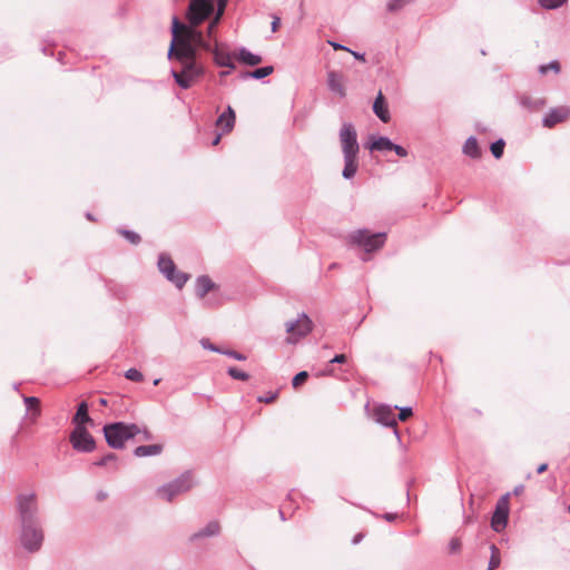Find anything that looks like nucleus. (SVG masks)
Here are the masks:
<instances>
[{
	"instance_id": "f257e3e1",
	"label": "nucleus",
	"mask_w": 570,
	"mask_h": 570,
	"mask_svg": "<svg viewBox=\"0 0 570 570\" xmlns=\"http://www.w3.org/2000/svg\"><path fill=\"white\" fill-rule=\"evenodd\" d=\"M17 509L21 525L20 543L29 552L40 550L45 535L39 524V507L36 493H21L17 497Z\"/></svg>"
},
{
	"instance_id": "f03ea898",
	"label": "nucleus",
	"mask_w": 570,
	"mask_h": 570,
	"mask_svg": "<svg viewBox=\"0 0 570 570\" xmlns=\"http://www.w3.org/2000/svg\"><path fill=\"white\" fill-rule=\"evenodd\" d=\"M168 59L174 63L170 73L181 89L190 88L194 81L204 73V67L198 61L197 55L191 53L185 45L181 46L180 50H177L175 42H171Z\"/></svg>"
},
{
	"instance_id": "7ed1b4c3",
	"label": "nucleus",
	"mask_w": 570,
	"mask_h": 570,
	"mask_svg": "<svg viewBox=\"0 0 570 570\" xmlns=\"http://www.w3.org/2000/svg\"><path fill=\"white\" fill-rule=\"evenodd\" d=\"M340 141L344 157V168L342 176L345 179H352L358 168L357 155L360 146L357 142V134L351 122H344L340 130Z\"/></svg>"
},
{
	"instance_id": "20e7f679",
	"label": "nucleus",
	"mask_w": 570,
	"mask_h": 570,
	"mask_svg": "<svg viewBox=\"0 0 570 570\" xmlns=\"http://www.w3.org/2000/svg\"><path fill=\"white\" fill-rule=\"evenodd\" d=\"M141 432L135 423L114 422L104 426L107 444L112 449H122L126 442Z\"/></svg>"
},
{
	"instance_id": "39448f33",
	"label": "nucleus",
	"mask_w": 570,
	"mask_h": 570,
	"mask_svg": "<svg viewBox=\"0 0 570 570\" xmlns=\"http://www.w3.org/2000/svg\"><path fill=\"white\" fill-rule=\"evenodd\" d=\"M171 42H175L177 46V50H180L181 46L185 45L191 53L197 55L198 49H203L206 51L212 50L210 43L204 38V35L200 30H198V26H181V33L178 35L175 32V37Z\"/></svg>"
},
{
	"instance_id": "423d86ee",
	"label": "nucleus",
	"mask_w": 570,
	"mask_h": 570,
	"mask_svg": "<svg viewBox=\"0 0 570 570\" xmlns=\"http://www.w3.org/2000/svg\"><path fill=\"white\" fill-rule=\"evenodd\" d=\"M194 478L191 472L186 471L178 478L157 489V494L164 500L171 502L177 495L189 491L194 487Z\"/></svg>"
},
{
	"instance_id": "0eeeda50",
	"label": "nucleus",
	"mask_w": 570,
	"mask_h": 570,
	"mask_svg": "<svg viewBox=\"0 0 570 570\" xmlns=\"http://www.w3.org/2000/svg\"><path fill=\"white\" fill-rule=\"evenodd\" d=\"M385 238V233L371 234L367 229H358L348 235L350 243L362 246L366 253L381 248Z\"/></svg>"
},
{
	"instance_id": "6e6552de",
	"label": "nucleus",
	"mask_w": 570,
	"mask_h": 570,
	"mask_svg": "<svg viewBox=\"0 0 570 570\" xmlns=\"http://www.w3.org/2000/svg\"><path fill=\"white\" fill-rule=\"evenodd\" d=\"M158 268L160 273L179 289H181L189 279L187 273L177 271L174 261L166 254L159 255Z\"/></svg>"
},
{
	"instance_id": "1a4fd4ad",
	"label": "nucleus",
	"mask_w": 570,
	"mask_h": 570,
	"mask_svg": "<svg viewBox=\"0 0 570 570\" xmlns=\"http://www.w3.org/2000/svg\"><path fill=\"white\" fill-rule=\"evenodd\" d=\"M213 11V0H191L187 11L188 23L199 26L212 14Z\"/></svg>"
},
{
	"instance_id": "9d476101",
	"label": "nucleus",
	"mask_w": 570,
	"mask_h": 570,
	"mask_svg": "<svg viewBox=\"0 0 570 570\" xmlns=\"http://www.w3.org/2000/svg\"><path fill=\"white\" fill-rule=\"evenodd\" d=\"M70 443L78 452L89 453L96 448V442L92 435L85 426H76L70 434Z\"/></svg>"
},
{
	"instance_id": "9b49d317",
	"label": "nucleus",
	"mask_w": 570,
	"mask_h": 570,
	"mask_svg": "<svg viewBox=\"0 0 570 570\" xmlns=\"http://www.w3.org/2000/svg\"><path fill=\"white\" fill-rule=\"evenodd\" d=\"M312 331V321L306 314H301L295 322L286 323V332L289 333L288 343H296Z\"/></svg>"
},
{
	"instance_id": "f8f14e48",
	"label": "nucleus",
	"mask_w": 570,
	"mask_h": 570,
	"mask_svg": "<svg viewBox=\"0 0 570 570\" xmlns=\"http://www.w3.org/2000/svg\"><path fill=\"white\" fill-rule=\"evenodd\" d=\"M374 417L377 423H380L384 426L393 428L394 435L396 436L397 441H401V436H400L399 430L396 428L397 422H396V416H395L393 407H391L390 405H384V404L379 405L374 410Z\"/></svg>"
},
{
	"instance_id": "ddd939ff",
	"label": "nucleus",
	"mask_w": 570,
	"mask_h": 570,
	"mask_svg": "<svg viewBox=\"0 0 570 570\" xmlns=\"http://www.w3.org/2000/svg\"><path fill=\"white\" fill-rule=\"evenodd\" d=\"M507 497L508 495L499 500V502L497 503L495 511L492 515L491 525L493 530L497 532L502 531L508 524L509 507Z\"/></svg>"
},
{
	"instance_id": "4468645a",
	"label": "nucleus",
	"mask_w": 570,
	"mask_h": 570,
	"mask_svg": "<svg viewBox=\"0 0 570 570\" xmlns=\"http://www.w3.org/2000/svg\"><path fill=\"white\" fill-rule=\"evenodd\" d=\"M215 288H216V284L210 279L209 276L202 275L196 278V283H195L196 296L199 299L204 301L205 306L213 307L216 305V303H214L212 301V298H206V295Z\"/></svg>"
},
{
	"instance_id": "2eb2a0df",
	"label": "nucleus",
	"mask_w": 570,
	"mask_h": 570,
	"mask_svg": "<svg viewBox=\"0 0 570 570\" xmlns=\"http://www.w3.org/2000/svg\"><path fill=\"white\" fill-rule=\"evenodd\" d=\"M570 116V108L561 106L552 108L542 119V124L547 128H552L559 122H562Z\"/></svg>"
},
{
	"instance_id": "dca6fc26",
	"label": "nucleus",
	"mask_w": 570,
	"mask_h": 570,
	"mask_svg": "<svg viewBox=\"0 0 570 570\" xmlns=\"http://www.w3.org/2000/svg\"><path fill=\"white\" fill-rule=\"evenodd\" d=\"M373 112L383 122H389L391 119L389 106H387V102H386L382 91L379 92V95L376 96V98L373 102Z\"/></svg>"
},
{
	"instance_id": "f3484780",
	"label": "nucleus",
	"mask_w": 570,
	"mask_h": 570,
	"mask_svg": "<svg viewBox=\"0 0 570 570\" xmlns=\"http://www.w3.org/2000/svg\"><path fill=\"white\" fill-rule=\"evenodd\" d=\"M327 86L331 91L338 95L341 98L346 96V90L343 85V76L336 71H328Z\"/></svg>"
},
{
	"instance_id": "a211bd4d",
	"label": "nucleus",
	"mask_w": 570,
	"mask_h": 570,
	"mask_svg": "<svg viewBox=\"0 0 570 570\" xmlns=\"http://www.w3.org/2000/svg\"><path fill=\"white\" fill-rule=\"evenodd\" d=\"M220 532V525L217 521L208 522L203 529L193 533L189 538L190 541H197L199 539L216 537Z\"/></svg>"
},
{
	"instance_id": "6ab92c4d",
	"label": "nucleus",
	"mask_w": 570,
	"mask_h": 570,
	"mask_svg": "<svg viewBox=\"0 0 570 570\" xmlns=\"http://www.w3.org/2000/svg\"><path fill=\"white\" fill-rule=\"evenodd\" d=\"M216 125L222 127L225 132H228L234 128L235 111L230 106H228L227 110L217 118Z\"/></svg>"
},
{
	"instance_id": "aec40b11",
	"label": "nucleus",
	"mask_w": 570,
	"mask_h": 570,
	"mask_svg": "<svg viewBox=\"0 0 570 570\" xmlns=\"http://www.w3.org/2000/svg\"><path fill=\"white\" fill-rule=\"evenodd\" d=\"M237 59L246 66H257L263 60L259 55L250 52L245 47L238 49Z\"/></svg>"
},
{
	"instance_id": "412c9836",
	"label": "nucleus",
	"mask_w": 570,
	"mask_h": 570,
	"mask_svg": "<svg viewBox=\"0 0 570 570\" xmlns=\"http://www.w3.org/2000/svg\"><path fill=\"white\" fill-rule=\"evenodd\" d=\"M214 56V61L219 67H226L228 69H235V63L232 60V56L228 52L215 48L210 50Z\"/></svg>"
},
{
	"instance_id": "4be33fe9",
	"label": "nucleus",
	"mask_w": 570,
	"mask_h": 570,
	"mask_svg": "<svg viewBox=\"0 0 570 570\" xmlns=\"http://www.w3.org/2000/svg\"><path fill=\"white\" fill-rule=\"evenodd\" d=\"M161 452L163 445L160 444L139 445L134 450V455L137 458L155 456Z\"/></svg>"
},
{
	"instance_id": "5701e85b",
	"label": "nucleus",
	"mask_w": 570,
	"mask_h": 570,
	"mask_svg": "<svg viewBox=\"0 0 570 570\" xmlns=\"http://www.w3.org/2000/svg\"><path fill=\"white\" fill-rule=\"evenodd\" d=\"M72 422L76 424V426H83L85 423L91 422V419L88 414V404L85 401L79 403Z\"/></svg>"
},
{
	"instance_id": "b1692460",
	"label": "nucleus",
	"mask_w": 570,
	"mask_h": 570,
	"mask_svg": "<svg viewBox=\"0 0 570 570\" xmlns=\"http://www.w3.org/2000/svg\"><path fill=\"white\" fill-rule=\"evenodd\" d=\"M227 3H228V0H217V11H216V14H215L214 19L209 22V24L207 27V35H208V37H212V33H213L214 29L216 28V26L220 21L222 17L224 14V11L226 9Z\"/></svg>"
},
{
	"instance_id": "393cba45",
	"label": "nucleus",
	"mask_w": 570,
	"mask_h": 570,
	"mask_svg": "<svg viewBox=\"0 0 570 570\" xmlns=\"http://www.w3.org/2000/svg\"><path fill=\"white\" fill-rule=\"evenodd\" d=\"M463 153L473 158L478 159L481 157V151L478 141L474 137H469L463 145Z\"/></svg>"
},
{
	"instance_id": "a878e982",
	"label": "nucleus",
	"mask_w": 570,
	"mask_h": 570,
	"mask_svg": "<svg viewBox=\"0 0 570 570\" xmlns=\"http://www.w3.org/2000/svg\"><path fill=\"white\" fill-rule=\"evenodd\" d=\"M393 141L385 137L380 136L376 139H374L367 147L371 151L377 150V151H384V150H392Z\"/></svg>"
},
{
	"instance_id": "bb28decb",
	"label": "nucleus",
	"mask_w": 570,
	"mask_h": 570,
	"mask_svg": "<svg viewBox=\"0 0 570 570\" xmlns=\"http://www.w3.org/2000/svg\"><path fill=\"white\" fill-rule=\"evenodd\" d=\"M273 71H274L273 66H265V67L257 68L253 71H245L240 77L243 79H247V78L263 79V78L272 75Z\"/></svg>"
},
{
	"instance_id": "cd10ccee",
	"label": "nucleus",
	"mask_w": 570,
	"mask_h": 570,
	"mask_svg": "<svg viewBox=\"0 0 570 570\" xmlns=\"http://www.w3.org/2000/svg\"><path fill=\"white\" fill-rule=\"evenodd\" d=\"M520 104L522 107L531 110V111H535V110H539L543 107L544 105V100L542 99H532L531 97H528V96H524V97H521L520 99Z\"/></svg>"
},
{
	"instance_id": "c85d7f7f",
	"label": "nucleus",
	"mask_w": 570,
	"mask_h": 570,
	"mask_svg": "<svg viewBox=\"0 0 570 570\" xmlns=\"http://www.w3.org/2000/svg\"><path fill=\"white\" fill-rule=\"evenodd\" d=\"M23 403L26 405L27 411H32L36 416L39 415V399L35 396H23Z\"/></svg>"
},
{
	"instance_id": "c756f323",
	"label": "nucleus",
	"mask_w": 570,
	"mask_h": 570,
	"mask_svg": "<svg viewBox=\"0 0 570 570\" xmlns=\"http://www.w3.org/2000/svg\"><path fill=\"white\" fill-rule=\"evenodd\" d=\"M490 550H491V559L489 561L488 570H494L500 564V551L494 544H491Z\"/></svg>"
},
{
	"instance_id": "7c9ffc66",
	"label": "nucleus",
	"mask_w": 570,
	"mask_h": 570,
	"mask_svg": "<svg viewBox=\"0 0 570 570\" xmlns=\"http://www.w3.org/2000/svg\"><path fill=\"white\" fill-rule=\"evenodd\" d=\"M504 146H505V142H504V140H503V139H499V140L494 141V142L491 145V147H490L491 153H492V155H493L497 159H499V158H501V157H502V155H503V150H504Z\"/></svg>"
},
{
	"instance_id": "2f4dec72",
	"label": "nucleus",
	"mask_w": 570,
	"mask_h": 570,
	"mask_svg": "<svg viewBox=\"0 0 570 570\" xmlns=\"http://www.w3.org/2000/svg\"><path fill=\"white\" fill-rule=\"evenodd\" d=\"M567 0H538L539 4L548 10L560 8Z\"/></svg>"
},
{
	"instance_id": "473e14b6",
	"label": "nucleus",
	"mask_w": 570,
	"mask_h": 570,
	"mask_svg": "<svg viewBox=\"0 0 570 570\" xmlns=\"http://www.w3.org/2000/svg\"><path fill=\"white\" fill-rule=\"evenodd\" d=\"M227 373L234 380L247 381L249 379V375L246 372L240 371L233 366L227 370Z\"/></svg>"
},
{
	"instance_id": "72a5a7b5",
	"label": "nucleus",
	"mask_w": 570,
	"mask_h": 570,
	"mask_svg": "<svg viewBox=\"0 0 570 570\" xmlns=\"http://www.w3.org/2000/svg\"><path fill=\"white\" fill-rule=\"evenodd\" d=\"M118 232H119V234H121L131 244L137 245L140 242V236L137 233L132 232V230L119 229Z\"/></svg>"
},
{
	"instance_id": "f704fd0d",
	"label": "nucleus",
	"mask_w": 570,
	"mask_h": 570,
	"mask_svg": "<svg viewBox=\"0 0 570 570\" xmlns=\"http://www.w3.org/2000/svg\"><path fill=\"white\" fill-rule=\"evenodd\" d=\"M125 377L132 382H141L144 380L142 373L134 367L126 371Z\"/></svg>"
},
{
	"instance_id": "c9c22d12",
	"label": "nucleus",
	"mask_w": 570,
	"mask_h": 570,
	"mask_svg": "<svg viewBox=\"0 0 570 570\" xmlns=\"http://www.w3.org/2000/svg\"><path fill=\"white\" fill-rule=\"evenodd\" d=\"M308 377V373L306 371L298 372L292 380L293 387L301 386Z\"/></svg>"
},
{
	"instance_id": "e433bc0d",
	"label": "nucleus",
	"mask_w": 570,
	"mask_h": 570,
	"mask_svg": "<svg viewBox=\"0 0 570 570\" xmlns=\"http://www.w3.org/2000/svg\"><path fill=\"white\" fill-rule=\"evenodd\" d=\"M549 70H553L554 72L560 71V65L558 61H551L548 65H542L539 67V71L542 75H546Z\"/></svg>"
},
{
	"instance_id": "4c0bfd02",
	"label": "nucleus",
	"mask_w": 570,
	"mask_h": 570,
	"mask_svg": "<svg viewBox=\"0 0 570 570\" xmlns=\"http://www.w3.org/2000/svg\"><path fill=\"white\" fill-rule=\"evenodd\" d=\"M116 461H117V455L115 453H108V454L104 455L101 459H99L98 461H96L95 465L106 466V465H108V463L116 462Z\"/></svg>"
},
{
	"instance_id": "58836bf2",
	"label": "nucleus",
	"mask_w": 570,
	"mask_h": 570,
	"mask_svg": "<svg viewBox=\"0 0 570 570\" xmlns=\"http://www.w3.org/2000/svg\"><path fill=\"white\" fill-rule=\"evenodd\" d=\"M222 354L226 355L228 357L235 358L237 361H245L247 358L246 355H244L237 351L228 350V348H223Z\"/></svg>"
},
{
	"instance_id": "ea45409f",
	"label": "nucleus",
	"mask_w": 570,
	"mask_h": 570,
	"mask_svg": "<svg viewBox=\"0 0 570 570\" xmlns=\"http://www.w3.org/2000/svg\"><path fill=\"white\" fill-rule=\"evenodd\" d=\"M200 344L205 350L222 354L223 348L213 344L208 338H203Z\"/></svg>"
},
{
	"instance_id": "a19ab883",
	"label": "nucleus",
	"mask_w": 570,
	"mask_h": 570,
	"mask_svg": "<svg viewBox=\"0 0 570 570\" xmlns=\"http://www.w3.org/2000/svg\"><path fill=\"white\" fill-rule=\"evenodd\" d=\"M413 414L412 407L404 406L400 407L399 420L406 421Z\"/></svg>"
},
{
	"instance_id": "79ce46f5",
	"label": "nucleus",
	"mask_w": 570,
	"mask_h": 570,
	"mask_svg": "<svg viewBox=\"0 0 570 570\" xmlns=\"http://www.w3.org/2000/svg\"><path fill=\"white\" fill-rule=\"evenodd\" d=\"M392 150L399 156V157H406L407 150L401 146L393 142Z\"/></svg>"
},
{
	"instance_id": "37998d69",
	"label": "nucleus",
	"mask_w": 570,
	"mask_h": 570,
	"mask_svg": "<svg viewBox=\"0 0 570 570\" xmlns=\"http://www.w3.org/2000/svg\"><path fill=\"white\" fill-rule=\"evenodd\" d=\"M449 548H450V551L451 552H456L460 550L461 548V542L458 538H453L451 539L450 543H449Z\"/></svg>"
},
{
	"instance_id": "c03bdc74",
	"label": "nucleus",
	"mask_w": 570,
	"mask_h": 570,
	"mask_svg": "<svg viewBox=\"0 0 570 570\" xmlns=\"http://www.w3.org/2000/svg\"><path fill=\"white\" fill-rule=\"evenodd\" d=\"M181 26H184L183 23H180L178 21V19L175 17L173 19V38L175 37V32H177L178 35L181 33Z\"/></svg>"
},
{
	"instance_id": "a18cd8bd",
	"label": "nucleus",
	"mask_w": 570,
	"mask_h": 570,
	"mask_svg": "<svg viewBox=\"0 0 570 570\" xmlns=\"http://www.w3.org/2000/svg\"><path fill=\"white\" fill-rule=\"evenodd\" d=\"M141 432L139 434H141V439L142 441H149L153 439V434L148 431V429L146 426H142L140 428Z\"/></svg>"
},
{
	"instance_id": "49530a36",
	"label": "nucleus",
	"mask_w": 570,
	"mask_h": 570,
	"mask_svg": "<svg viewBox=\"0 0 570 570\" xmlns=\"http://www.w3.org/2000/svg\"><path fill=\"white\" fill-rule=\"evenodd\" d=\"M346 362V356L344 354H337L335 355L331 361L330 363L331 364H334V363H340V364H343Z\"/></svg>"
},
{
	"instance_id": "de8ad7c7",
	"label": "nucleus",
	"mask_w": 570,
	"mask_h": 570,
	"mask_svg": "<svg viewBox=\"0 0 570 570\" xmlns=\"http://www.w3.org/2000/svg\"><path fill=\"white\" fill-rule=\"evenodd\" d=\"M279 23H281V19L277 16H273V21H272V26H271L273 32L277 31Z\"/></svg>"
},
{
	"instance_id": "09e8293b",
	"label": "nucleus",
	"mask_w": 570,
	"mask_h": 570,
	"mask_svg": "<svg viewBox=\"0 0 570 570\" xmlns=\"http://www.w3.org/2000/svg\"><path fill=\"white\" fill-rule=\"evenodd\" d=\"M108 497V493L106 491H102V490H99L97 493H96V499L98 501H104L106 500Z\"/></svg>"
},
{
	"instance_id": "8fccbe9b",
	"label": "nucleus",
	"mask_w": 570,
	"mask_h": 570,
	"mask_svg": "<svg viewBox=\"0 0 570 570\" xmlns=\"http://www.w3.org/2000/svg\"><path fill=\"white\" fill-rule=\"evenodd\" d=\"M348 51L354 56L355 59L365 61V55L364 53H360V52H356V51H353V50H350V49H348Z\"/></svg>"
},
{
	"instance_id": "3c124183",
	"label": "nucleus",
	"mask_w": 570,
	"mask_h": 570,
	"mask_svg": "<svg viewBox=\"0 0 570 570\" xmlns=\"http://www.w3.org/2000/svg\"><path fill=\"white\" fill-rule=\"evenodd\" d=\"M332 47L335 49V50H347L348 51V48H346L345 46L343 45H340V43H336V42H331Z\"/></svg>"
},
{
	"instance_id": "603ef678",
	"label": "nucleus",
	"mask_w": 570,
	"mask_h": 570,
	"mask_svg": "<svg viewBox=\"0 0 570 570\" xmlns=\"http://www.w3.org/2000/svg\"><path fill=\"white\" fill-rule=\"evenodd\" d=\"M383 518H384L386 521L391 522V521H394V520H395L396 514H393V513H385V514L383 515Z\"/></svg>"
},
{
	"instance_id": "864d4df0",
	"label": "nucleus",
	"mask_w": 570,
	"mask_h": 570,
	"mask_svg": "<svg viewBox=\"0 0 570 570\" xmlns=\"http://www.w3.org/2000/svg\"><path fill=\"white\" fill-rule=\"evenodd\" d=\"M547 469H548V464H547V463H542V464H540V465L538 466L537 472H538L539 474H541V473H543Z\"/></svg>"
},
{
	"instance_id": "5fc2aeb1",
	"label": "nucleus",
	"mask_w": 570,
	"mask_h": 570,
	"mask_svg": "<svg viewBox=\"0 0 570 570\" xmlns=\"http://www.w3.org/2000/svg\"><path fill=\"white\" fill-rule=\"evenodd\" d=\"M362 540V534H356L353 539V543L356 544Z\"/></svg>"
},
{
	"instance_id": "6e6d98bb",
	"label": "nucleus",
	"mask_w": 570,
	"mask_h": 570,
	"mask_svg": "<svg viewBox=\"0 0 570 570\" xmlns=\"http://www.w3.org/2000/svg\"><path fill=\"white\" fill-rule=\"evenodd\" d=\"M322 374H324V375H332L333 374V368L327 367Z\"/></svg>"
},
{
	"instance_id": "4d7b16f0",
	"label": "nucleus",
	"mask_w": 570,
	"mask_h": 570,
	"mask_svg": "<svg viewBox=\"0 0 570 570\" xmlns=\"http://www.w3.org/2000/svg\"><path fill=\"white\" fill-rule=\"evenodd\" d=\"M219 140H220V135H217V136L215 137V139L213 140L212 145H213V146H216V145L219 142Z\"/></svg>"
},
{
	"instance_id": "13d9d810",
	"label": "nucleus",
	"mask_w": 570,
	"mask_h": 570,
	"mask_svg": "<svg viewBox=\"0 0 570 570\" xmlns=\"http://www.w3.org/2000/svg\"><path fill=\"white\" fill-rule=\"evenodd\" d=\"M230 70H232V69H228V70H224V71H222V72H220V77H226L227 75H229V73H230Z\"/></svg>"
},
{
	"instance_id": "bf43d9fd",
	"label": "nucleus",
	"mask_w": 570,
	"mask_h": 570,
	"mask_svg": "<svg viewBox=\"0 0 570 570\" xmlns=\"http://www.w3.org/2000/svg\"><path fill=\"white\" fill-rule=\"evenodd\" d=\"M276 397V394L272 395L271 397L265 399V402H272Z\"/></svg>"
},
{
	"instance_id": "052dcab7",
	"label": "nucleus",
	"mask_w": 570,
	"mask_h": 570,
	"mask_svg": "<svg viewBox=\"0 0 570 570\" xmlns=\"http://www.w3.org/2000/svg\"><path fill=\"white\" fill-rule=\"evenodd\" d=\"M86 217H87L89 220H94V216L91 215V213H87V214H86Z\"/></svg>"
},
{
	"instance_id": "680f3d73",
	"label": "nucleus",
	"mask_w": 570,
	"mask_h": 570,
	"mask_svg": "<svg viewBox=\"0 0 570 570\" xmlns=\"http://www.w3.org/2000/svg\"><path fill=\"white\" fill-rule=\"evenodd\" d=\"M159 382H160V380H159V379H156V380L154 381V385H157Z\"/></svg>"
},
{
	"instance_id": "e2e57ef3",
	"label": "nucleus",
	"mask_w": 570,
	"mask_h": 570,
	"mask_svg": "<svg viewBox=\"0 0 570 570\" xmlns=\"http://www.w3.org/2000/svg\"><path fill=\"white\" fill-rule=\"evenodd\" d=\"M100 403H101L102 405H106V403H107V402H106V400H105V399H101V400H100Z\"/></svg>"
},
{
	"instance_id": "0e129e2a",
	"label": "nucleus",
	"mask_w": 570,
	"mask_h": 570,
	"mask_svg": "<svg viewBox=\"0 0 570 570\" xmlns=\"http://www.w3.org/2000/svg\"><path fill=\"white\" fill-rule=\"evenodd\" d=\"M568 510H569V513H570V503H569V508H568Z\"/></svg>"
}]
</instances>
